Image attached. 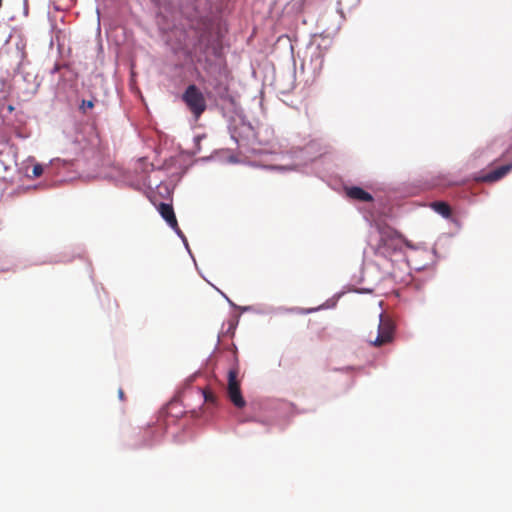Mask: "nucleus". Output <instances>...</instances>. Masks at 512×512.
<instances>
[{
    "label": "nucleus",
    "mask_w": 512,
    "mask_h": 512,
    "mask_svg": "<svg viewBox=\"0 0 512 512\" xmlns=\"http://www.w3.org/2000/svg\"><path fill=\"white\" fill-rule=\"evenodd\" d=\"M182 101L197 120L206 111L207 103L204 94L195 85L190 84L182 94Z\"/></svg>",
    "instance_id": "obj_1"
},
{
    "label": "nucleus",
    "mask_w": 512,
    "mask_h": 512,
    "mask_svg": "<svg viewBox=\"0 0 512 512\" xmlns=\"http://www.w3.org/2000/svg\"><path fill=\"white\" fill-rule=\"evenodd\" d=\"M395 334V324L391 318L383 315L382 313L379 315V323L377 334L373 337L372 333L368 336L367 341L369 344L375 347H381L383 345L389 344L393 341Z\"/></svg>",
    "instance_id": "obj_2"
},
{
    "label": "nucleus",
    "mask_w": 512,
    "mask_h": 512,
    "mask_svg": "<svg viewBox=\"0 0 512 512\" xmlns=\"http://www.w3.org/2000/svg\"><path fill=\"white\" fill-rule=\"evenodd\" d=\"M378 233L380 235L377 249L385 254L388 251H396L401 247V237L393 228L387 225H378Z\"/></svg>",
    "instance_id": "obj_3"
},
{
    "label": "nucleus",
    "mask_w": 512,
    "mask_h": 512,
    "mask_svg": "<svg viewBox=\"0 0 512 512\" xmlns=\"http://www.w3.org/2000/svg\"><path fill=\"white\" fill-rule=\"evenodd\" d=\"M239 374V368L236 364L228 372V387L227 393L230 401L237 407L243 408L246 404L240 389V382L237 377Z\"/></svg>",
    "instance_id": "obj_4"
},
{
    "label": "nucleus",
    "mask_w": 512,
    "mask_h": 512,
    "mask_svg": "<svg viewBox=\"0 0 512 512\" xmlns=\"http://www.w3.org/2000/svg\"><path fill=\"white\" fill-rule=\"evenodd\" d=\"M158 212L167 224L179 235L182 234L178 222L174 213V209L171 204L160 203L158 206Z\"/></svg>",
    "instance_id": "obj_5"
},
{
    "label": "nucleus",
    "mask_w": 512,
    "mask_h": 512,
    "mask_svg": "<svg viewBox=\"0 0 512 512\" xmlns=\"http://www.w3.org/2000/svg\"><path fill=\"white\" fill-rule=\"evenodd\" d=\"M512 170V163L502 165L493 171L485 173L478 177V180L481 182L492 183L502 179Z\"/></svg>",
    "instance_id": "obj_6"
},
{
    "label": "nucleus",
    "mask_w": 512,
    "mask_h": 512,
    "mask_svg": "<svg viewBox=\"0 0 512 512\" xmlns=\"http://www.w3.org/2000/svg\"><path fill=\"white\" fill-rule=\"evenodd\" d=\"M346 193L349 198L358 200L361 202H370L373 200L372 195L360 187L354 186V187L347 188Z\"/></svg>",
    "instance_id": "obj_7"
},
{
    "label": "nucleus",
    "mask_w": 512,
    "mask_h": 512,
    "mask_svg": "<svg viewBox=\"0 0 512 512\" xmlns=\"http://www.w3.org/2000/svg\"><path fill=\"white\" fill-rule=\"evenodd\" d=\"M430 207L444 218H450L452 216V210L448 203L443 201H434L430 204Z\"/></svg>",
    "instance_id": "obj_8"
},
{
    "label": "nucleus",
    "mask_w": 512,
    "mask_h": 512,
    "mask_svg": "<svg viewBox=\"0 0 512 512\" xmlns=\"http://www.w3.org/2000/svg\"><path fill=\"white\" fill-rule=\"evenodd\" d=\"M202 394H203V397H204V401L206 403H212V404L216 403V396L211 391L203 390Z\"/></svg>",
    "instance_id": "obj_9"
},
{
    "label": "nucleus",
    "mask_w": 512,
    "mask_h": 512,
    "mask_svg": "<svg viewBox=\"0 0 512 512\" xmlns=\"http://www.w3.org/2000/svg\"><path fill=\"white\" fill-rule=\"evenodd\" d=\"M94 107V102L92 100H83L80 105V110L85 113L86 109H92Z\"/></svg>",
    "instance_id": "obj_10"
},
{
    "label": "nucleus",
    "mask_w": 512,
    "mask_h": 512,
    "mask_svg": "<svg viewBox=\"0 0 512 512\" xmlns=\"http://www.w3.org/2000/svg\"><path fill=\"white\" fill-rule=\"evenodd\" d=\"M43 174V167L40 164H34V177H40Z\"/></svg>",
    "instance_id": "obj_11"
},
{
    "label": "nucleus",
    "mask_w": 512,
    "mask_h": 512,
    "mask_svg": "<svg viewBox=\"0 0 512 512\" xmlns=\"http://www.w3.org/2000/svg\"><path fill=\"white\" fill-rule=\"evenodd\" d=\"M118 397H119V399H120V400H122V401H123V400H125V394H124V391H123V389H122V388H120V389L118 390Z\"/></svg>",
    "instance_id": "obj_12"
},
{
    "label": "nucleus",
    "mask_w": 512,
    "mask_h": 512,
    "mask_svg": "<svg viewBox=\"0 0 512 512\" xmlns=\"http://www.w3.org/2000/svg\"><path fill=\"white\" fill-rule=\"evenodd\" d=\"M233 355H234L235 360L237 361L236 351L233 352Z\"/></svg>",
    "instance_id": "obj_13"
}]
</instances>
